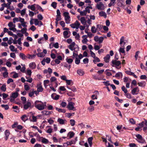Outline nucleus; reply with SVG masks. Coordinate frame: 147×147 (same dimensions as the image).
I'll list each match as a JSON object with an SVG mask.
<instances>
[{
  "label": "nucleus",
  "mask_w": 147,
  "mask_h": 147,
  "mask_svg": "<svg viewBox=\"0 0 147 147\" xmlns=\"http://www.w3.org/2000/svg\"><path fill=\"white\" fill-rule=\"evenodd\" d=\"M9 48L10 49V50L12 52H16L17 51L16 49H14L15 47L13 46L12 45H10L9 47Z\"/></svg>",
  "instance_id": "obj_36"
},
{
  "label": "nucleus",
  "mask_w": 147,
  "mask_h": 147,
  "mask_svg": "<svg viewBox=\"0 0 147 147\" xmlns=\"http://www.w3.org/2000/svg\"><path fill=\"white\" fill-rule=\"evenodd\" d=\"M68 136L70 138L73 137L74 135V133L73 131H70L68 133Z\"/></svg>",
  "instance_id": "obj_40"
},
{
  "label": "nucleus",
  "mask_w": 147,
  "mask_h": 147,
  "mask_svg": "<svg viewBox=\"0 0 147 147\" xmlns=\"http://www.w3.org/2000/svg\"><path fill=\"white\" fill-rule=\"evenodd\" d=\"M36 7L39 10H41V11L42 12L43 11V9L39 5H36Z\"/></svg>",
  "instance_id": "obj_63"
},
{
  "label": "nucleus",
  "mask_w": 147,
  "mask_h": 147,
  "mask_svg": "<svg viewBox=\"0 0 147 147\" xmlns=\"http://www.w3.org/2000/svg\"><path fill=\"white\" fill-rule=\"evenodd\" d=\"M31 106V103L29 101H28L24 105V109H27L30 107Z\"/></svg>",
  "instance_id": "obj_16"
},
{
  "label": "nucleus",
  "mask_w": 147,
  "mask_h": 147,
  "mask_svg": "<svg viewBox=\"0 0 147 147\" xmlns=\"http://www.w3.org/2000/svg\"><path fill=\"white\" fill-rule=\"evenodd\" d=\"M94 93V94L92 95L91 98L93 100L97 99V96L99 94L98 92L97 91H95Z\"/></svg>",
  "instance_id": "obj_13"
},
{
  "label": "nucleus",
  "mask_w": 147,
  "mask_h": 147,
  "mask_svg": "<svg viewBox=\"0 0 147 147\" xmlns=\"http://www.w3.org/2000/svg\"><path fill=\"white\" fill-rule=\"evenodd\" d=\"M90 54L91 56L92 57L94 58L96 57V55H95V53H94V52H93L92 51H90Z\"/></svg>",
  "instance_id": "obj_56"
},
{
  "label": "nucleus",
  "mask_w": 147,
  "mask_h": 147,
  "mask_svg": "<svg viewBox=\"0 0 147 147\" xmlns=\"http://www.w3.org/2000/svg\"><path fill=\"white\" fill-rule=\"evenodd\" d=\"M112 63L113 65L112 66L114 67L115 66H118L121 64L120 61H116V60H113L112 61Z\"/></svg>",
  "instance_id": "obj_11"
},
{
  "label": "nucleus",
  "mask_w": 147,
  "mask_h": 147,
  "mask_svg": "<svg viewBox=\"0 0 147 147\" xmlns=\"http://www.w3.org/2000/svg\"><path fill=\"white\" fill-rule=\"evenodd\" d=\"M97 30L95 27L93 26L91 28V31L92 33H95L97 31Z\"/></svg>",
  "instance_id": "obj_35"
},
{
  "label": "nucleus",
  "mask_w": 147,
  "mask_h": 147,
  "mask_svg": "<svg viewBox=\"0 0 147 147\" xmlns=\"http://www.w3.org/2000/svg\"><path fill=\"white\" fill-rule=\"evenodd\" d=\"M36 55L34 54L30 55L29 54H27V58L29 59H32L35 58Z\"/></svg>",
  "instance_id": "obj_26"
},
{
  "label": "nucleus",
  "mask_w": 147,
  "mask_h": 147,
  "mask_svg": "<svg viewBox=\"0 0 147 147\" xmlns=\"http://www.w3.org/2000/svg\"><path fill=\"white\" fill-rule=\"evenodd\" d=\"M125 72L126 74L130 76H132L133 73V72H132L128 70L126 71Z\"/></svg>",
  "instance_id": "obj_62"
},
{
  "label": "nucleus",
  "mask_w": 147,
  "mask_h": 147,
  "mask_svg": "<svg viewBox=\"0 0 147 147\" xmlns=\"http://www.w3.org/2000/svg\"><path fill=\"white\" fill-rule=\"evenodd\" d=\"M110 2L108 4V6L109 7L112 6H114L116 3V0H110Z\"/></svg>",
  "instance_id": "obj_25"
},
{
  "label": "nucleus",
  "mask_w": 147,
  "mask_h": 147,
  "mask_svg": "<svg viewBox=\"0 0 147 147\" xmlns=\"http://www.w3.org/2000/svg\"><path fill=\"white\" fill-rule=\"evenodd\" d=\"M38 140L39 141H41L42 143L45 144H47L49 142V140L47 139L42 137H39Z\"/></svg>",
  "instance_id": "obj_6"
},
{
  "label": "nucleus",
  "mask_w": 147,
  "mask_h": 147,
  "mask_svg": "<svg viewBox=\"0 0 147 147\" xmlns=\"http://www.w3.org/2000/svg\"><path fill=\"white\" fill-rule=\"evenodd\" d=\"M51 97L53 99L55 100H57L59 98V96L55 93H54L51 94Z\"/></svg>",
  "instance_id": "obj_14"
},
{
  "label": "nucleus",
  "mask_w": 147,
  "mask_h": 147,
  "mask_svg": "<svg viewBox=\"0 0 147 147\" xmlns=\"http://www.w3.org/2000/svg\"><path fill=\"white\" fill-rule=\"evenodd\" d=\"M24 88L26 90L28 91L30 89V87L28 85L25 83L24 85Z\"/></svg>",
  "instance_id": "obj_38"
},
{
  "label": "nucleus",
  "mask_w": 147,
  "mask_h": 147,
  "mask_svg": "<svg viewBox=\"0 0 147 147\" xmlns=\"http://www.w3.org/2000/svg\"><path fill=\"white\" fill-rule=\"evenodd\" d=\"M125 96H126V97L129 99H130L131 98V94L129 93H128L127 92V93H126L125 94Z\"/></svg>",
  "instance_id": "obj_57"
},
{
  "label": "nucleus",
  "mask_w": 147,
  "mask_h": 147,
  "mask_svg": "<svg viewBox=\"0 0 147 147\" xmlns=\"http://www.w3.org/2000/svg\"><path fill=\"white\" fill-rule=\"evenodd\" d=\"M99 15L101 17H103L105 18L107 17V14L105 12L103 11H101L99 12Z\"/></svg>",
  "instance_id": "obj_29"
},
{
  "label": "nucleus",
  "mask_w": 147,
  "mask_h": 147,
  "mask_svg": "<svg viewBox=\"0 0 147 147\" xmlns=\"http://www.w3.org/2000/svg\"><path fill=\"white\" fill-rule=\"evenodd\" d=\"M1 90L3 92H5L6 90V85L5 84H3L1 88Z\"/></svg>",
  "instance_id": "obj_33"
},
{
  "label": "nucleus",
  "mask_w": 147,
  "mask_h": 147,
  "mask_svg": "<svg viewBox=\"0 0 147 147\" xmlns=\"http://www.w3.org/2000/svg\"><path fill=\"white\" fill-rule=\"evenodd\" d=\"M70 124L71 126H73L75 125V121L74 120L71 119L69 121Z\"/></svg>",
  "instance_id": "obj_34"
},
{
  "label": "nucleus",
  "mask_w": 147,
  "mask_h": 147,
  "mask_svg": "<svg viewBox=\"0 0 147 147\" xmlns=\"http://www.w3.org/2000/svg\"><path fill=\"white\" fill-rule=\"evenodd\" d=\"M26 78L27 79L26 80L27 82L31 83L32 81V79L30 77V76H29L28 78L26 77Z\"/></svg>",
  "instance_id": "obj_46"
},
{
  "label": "nucleus",
  "mask_w": 147,
  "mask_h": 147,
  "mask_svg": "<svg viewBox=\"0 0 147 147\" xmlns=\"http://www.w3.org/2000/svg\"><path fill=\"white\" fill-rule=\"evenodd\" d=\"M50 80L51 82H55V83L56 82H57V79L55 77H51L50 79Z\"/></svg>",
  "instance_id": "obj_39"
},
{
  "label": "nucleus",
  "mask_w": 147,
  "mask_h": 147,
  "mask_svg": "<svg viewBox=\"0 0 147 147\" xmlns=\"http://www.w3.org/2000/svg\"><path fill=\"white\" fill-rule=\"evenodd\" d=\"M37 90L40 92H42L43 90V88L41 84H38L37 86Z\"/></svg>",
  "instance_id": "obj_17"
},
{
  "label": "nucleus",
  "mask_w": 147,
  "mask_h": 147,
  "mask_svg": "<svg viewBox=\"0 0 147 147\" xmlns=\"http://www.w3.org/2000/svg\"><path fill=\"white\" fill-rule=\"evenodd\" d=\"M139 90L138 87L134 88L131 90V93L133 95H137L138 94Z\"/></svg>",
  "instance_id": "obj_12"
},
{
  "label": "nucleus",
  "mask_w": 147,
  "mask_h": 147,
  "mask_svg": "<svg viewBox=\"0 0 147 147\" xmlns=\"http://www.w3.org/2000/svg\"><path fill=\"white\" fill-rule=\"evenodd\" d=\"M21 118V119L24 122H25L28 119V117L26 115H23Z\"/></svg>",
  "instance_id": "obj_30"
},
{
  "label": "nucleus",
  "mask_w": 147,
  "mask_h": 147,
  "mask_svg": "<svg viewBox=\"0 0 147 147\" xmlns=\"http://www.w3.org/2000/svg\"><path fill=\"white\" fill-rule=\"evenodd\" d=\"M20 57L23 60H26L27 58V55H26L22 53H20L19 54Z\"/></svg>",
  "instance_id": "obj_18"
},
{
  "label": "nucleus",
  "mask_w": 147,
  "mask_h": 147,
  "mask_svg": "<svg viewBox=\"0 0 147 147\" xmlns=\"http://www.w3.org/2000/svg\"><path fill=\"white\" fill-rule=\"evenodd\" d=\"M66 60L67 62L69 64H71L72 63L73 61V60L71 59H68L67 58Z\"/></svg>",
  "instance_id": "obj_48"
},
{
  "label": "nucleus",
  "mask_w": 147,
  "mask_h": 147,
  "mask_svg": "<svg viewBox=\"0 0 147 147\" xmlns=\"http://www.w3.org/2000/svg\"><path fill=\"white\" fill-rule=\"evenodd\" d=\"M93 139V137H89L88 138V141L90 147H91L92 145V140Z\"/></svg>",
  "instance_id": "obj_28"
},
{
  "label": "nucleus",
  "mask_w": 147,
  "mask_h": 147,
  "mask_svg": "<svg viewBox=\"0 0 147 147\" xmlns=\"http://www.w3.org/2000/svg\"><path fill=\"white\" fill-rule=\"evenodd\" d=\"M94 40L96 42H98L99 43H101L103 42L104 38L102 37H99L98 36H95L94 38Z\"/></svg>",
  "instance_id": "obj_8"
},
{
  "label": "nucleus",
  "mask_w": 147,
  "mask_h": 147,
  "mask_svg": "<svg viewBox=\"0 0 147 147\" xmlns=\"http://www.w3.org/2000/svg\"><path fill=\"white\" fill-rule=\"evenodd\" d=\"M49 82V80H45L44 81V85L45 87H46L47 86V84H48Z\"/></svg>",
  "instance_id": "obj_50"
},
{
  "label": "nucleus",
  "mask_w": 147,
  "mask_h": 147,
  "mask_svg": "<svg viewBox=\"0 0 147 147\" xmlns=\"http://www.w3.org/2000/svg\"><path fill=\"white\" fill-rule=\"evenodd\" d=\"M121 89L126 94L127 92V90L125 88L124 86H123L122 87Z\"/></svg>",
  "instance_id": "obj_44"
},
{
  "label": "nucleus",
  "mask_w": 147,
  "mask_h": 147,
  "mask_svg": "<svg viewBox=\"0 0 147 147\" xmlns=\"http://www.w3.org/2000/svg\"><path fill=\"white\" fill-rule=\"evenodd\" d=\"M77 73L80 76L83 75L84 74L83 71L81 69H78L77 71Z\"/></svg>",
  "instance_id": "obj_23"
},
{
  "label": "nucleus",
  "mask_w": 147,
  "mask_h": 147,
  "mask_svg": "<svg viewBox=\"0 0 147 147\" xmlns=\"http://www.w3.org/2000/svg\"><path fill=\"white\" fill-rule=\"evenodd\" d=\"M75 63L77 64H79L80 63V60L77 57H76L75 59Z\"/></svg>",
  "instance_id": "obj_60"
},
{
  "label": "nucleus",
  "mask_w": 147,
  "mask_h": 147,
  "mask_svg": "<svg viewBox=\"0 0 147 147\" xmlns=\"http://www.w3.org/2000/svg\"><path fill=\"white\" fill-rule=\"evenodd\" d=\"M80 12V15L81 16H85L86 15L87 13L86 11L85 10H84L83 11H81Z\"/></svg>",
  "instance_id": "obj_45"
},
{
  "label": "nucleus",
  "mask_w": 147,
  "mask_h": 147,
  "mask_svg": "<svg viewBox=\"0 0 147 147\" xmlns=\"http://www.w3.org/2000/svg\"><path fill=\"white\" fill-rule=\"evenodd\" d=\"M37 55L39 57H43L45 56V55L43 53L41 52L37 53Z\"/></svg>",
  "instance_id": "obj_51"
},
{
  "label": "nucleus",
  "mask_w": 147,
  "mask_h": 147,
  "mask_svg": "<svg viewBox=\"0 0 147 147\" xmlns=\"http://www.w3.org/2000/svg\"><path fill=\"white\" fill-rule=\"evenodd\" d=\"M81 23L83 25H85L86 24V21L84 17H81L80 19Z\"/></svg>",
  "instance_id": "obj_24"
},
{
  "label": "nucleus",
  "mask_w": 147,
  "mask_h": 147,
  "mask_svg": "<svg viewBox=\"0 0 147 147\" xmlns=\"http://www.w3.org/2000/svg\"><path fill=\"white\" fill-rule=\"evenodd\" d=\"M29 67L32 69H34L36 68V65L35 63L32 62L29 64Z\"/></svg>",
  "instance_id": "obj_15"
},
{
  "label": "nucleus",
  "mask_w": 147,
  "mask_h": 147,
  "mask_svg": "<svg viewBox=\"0 0 147 147\" xmlns=\"http://www.w3.org/2000/svg\"><path fill=\"white\" fill-rule=\"evenodd\" d=\"M35 107L39 110L41 111L44 109L46 107V103H43L41 101L36 100L34 103Z\"/></svg>",
  "instance_id": "obj_1"
},
{
  "label": "nucleus",
  "mask_w": 147,
  "mask_h": 147,
  "mask_svg": "<svg viewBox=\"0 0 147 147\" xmlns=\"http://www.w3.org/2000/svg\"><path fill=\"white\" fill-rule=\"evenodd\" d=\"M8 26L9 27H15V25L13 22H10L8 23Z\"/></svg>",
  "instance_id": "obj_54"
},
{
  "label": "nucleus",
  "mask_w": 147,
  "mask_h": 147,
  "mask_svg": "<svg viewBox=\"0 0 147 147\" xmlns=\"http://www.w3.org/2000/svg\"><path fill=\"white\" fill-rule=\"evenodd\" d=\"M57 121L59 124L61 125L64 124L65 123V122H66V121L65 119L64 120L60 118L58 119Z\"/></svg>",
  "instance_id": "obj_19"
},
{
  "label": "nucleus",
  "mask_w": 147,
  "mask_h": 147,
  "mask_svg": "<svg viewBox=\"0 0 147 147\" xmlns=\"http://www.w3.org/2000/svg\"><path fill=\"white\" fill-rule=\"evenodd\" d=\"M51 6H52L55 9L57 6V3L55 2H53L51 5Z\"/></svg>",
  "instance_id": "obj_52"
},
{
  "label": "nucleus",
  "mask_w": 147,
  "mask_h": 147,
  "mask_svg": "<svg viewBox=\"0 0 147 147\" xmlns=\"http://www.w3.org/2000/svg\"><path fill=\"white\" fill-rule=\"evenodd\" d=\"M110 57V55L109 54L107 55L104 58V61L106 63L109 62Z\"/></svg>",
  "instance_id": "obj_22"
},
{
  "label": "nucleus",
  "mask_w": 147,
  "mask_h": 147,
  "mask_svg": "<svg viewBox=\"0 0 147 147\" xmlns=\"http://www.w3.org/2000/svg\"><path fill=\"white\" fill-rule=\"evenodd\" d=\"M68 34V32L67 31H64L63 32L64 37L65 38H68L69 37V36H67Z\"/></svg>",
  "instance_id": "obj_43"
},
{
  "label": "nucleus",
  "mask_w": 147,
  "mask_h": 147,
  "mask_svg": "<svg viewBox=\"0 0 147 147\" xmlns=\"http://www.w3.org/2000/svg\"><path fill=\"white\" fill-rule=\"evenodd\" d=\"M93 60V61L95 63V62H99L100 61V59L97 57H96Z\"/></svg>",
  "instance_id": "obj_53"
},
{
  "label": "nucleus",
  "mask_w": 147,
  "mask_h": 147,
  "mask_svg": "<svg viewBox=\"0 0 147 147\" xmlns=\"http://www.w3.org/2000/svg\"><path fill=\"white\" fill-rule=\"evenodd\" d=\"M88 109L90 112H92L94 110V107L92 106H91L88 107Z\"/></svg>",
  "instance_id": "obj_47"
},
{
  "label": "nucleus",
  "mask_w": 147,
  "mask_h": 147,
  "mask_svg": "<svg viewBox=\"0 0 147 147\" xmlns=\"http://www.w3.org/2000/svg\"><path fill=\"white\" fill-rule=\"evenodd\" d=\"M127 41L125 40V38L122 36L120 39V44L122 47H124V45L126 44Z\"/></svg>",
  "instance_id": "obj_7"
},
{
  "label": "nucleus",
  "mask_w": 147,
  "mask_h": 147,
  "mask_svg": "<svg viewBox=\"0 0 147 147\" xmlns=\"http://www.w3.org/2000/svg\"><path fill=\"white\" fill-rule=\"evenodd\" d=\"M51 61V59L50 58L46 57V59L45 58V61L47 63H50Z\"/></svg>",
  "instance_id": "obj_58"
},
{
  "label": "nucleus",
  "mask_w": 147,
  "mask_h": 147,
  "mask_svg": "<svg viewBox=\"0 0 147 147\" xmlns=\"http://www.w3.org/2000/svg\"><path fill=\"white\" fill-rule=\"evenodd\" d=\"M29 16L31 17H32L34 15V13L32 11H29Z\"/></svg>",
  "instance_id": "obj_59"
},
{
  "label": "nucleus",
  "mask_w": 147,
  "mask_h": 147,
  "mask_svg": "<svg viewBox=\"0 0 147 147\" xmlns=\"http://www.w3.org/2000/svg\"><path fill=\"white\" fill-rule=\"evenodd\" d=\"M63 15L65 17V20L66 24H68L70 23V17L69 16V13L68 12H65L63 13Z\"/></svg>",
  "instance_id": "obj_3"
},
{
  "label": "nucleus",
  "mask_w": 147,
  "mask_h": 147,
  "mask_svg": "<svg viewBox=\"0 0 147 147\" xmlns=\"http://www.w3.org/2000/svg\"><path fill=\"white\" fill-rule=\"evenodd\" d=\"M80 25V22L78 20H76L74 23L71 24L70 26L72 28L78 29Z\"/></svg>",
  "instance_id": "obj_5"
},
{
  "label": "nucleus",
  "mask_w": 147,
  "mask_h": 147,
  "mask_svg": "<svg viewBox=\"0 0 147 147\" xmlns=\"http://www.w3.org/2000/svg\"><path fill=\"white\" fill-rule=\"evenodd\" d=\"M100 47L98 45H94V49L96 50H98L100 49Z\"/></svg>",
  "instance_id": "obj_61"
},
{
  "label": "nucleus",
  "mask_w": 147,
  "mask_h": 147,
  "mask_svg": "<svg viewBox=\"0 0 147 147\" xmlns=\"http://www.w3.org/2000/svg\"><path fill=\"white\" fill-rule=\"evenodd\" d=\"M146 84V82L144 81H142L141 82H138V84L139 86L142 87H143L145 86Z\"/></svg>",
  "instance_id": "obj_32"
},
{
  "label": "nucleus",
  "mask_w": 147,
  "mask_h": 147,
  "mask_svg": "<svg viewBox=\"0 0 147 147\" xmlns=\"http://www.w3.org/2000/svg\"><path fill=\"white\" fill-rule=\"evenodd\" d=\"M55 109L59 112L64 113L66 112V110L65 109H59L57 107H56Z\"/></svg>",
  "instance_id": "obj_31"
},
{
  "label": "nucleus",
  "mask_w": 147,
  "mask_h": 147,
  "mask_svg": "<svg viewBox=\"0 0 147 147\" xmlns=\"http://www.w3.org/2000/svg\"><path fill=\"white\" fill-rule=\"evenodd\" d=\"M1 106L3 108H4L5 110H7L9 108V106L7 105L3 104L1 105Z\"/></svg>",
  "instance_id": "obj_42"
},
{
  "label": "nucleus",
  "mask_w": 147,
  "mask_h": 147,
  "mask_svg": "<svg viewBox=\"0 0 147 147\" xmlns=\"http://www.w3.org/2000/svg\"><path fill=\"white\" fill-rule=\"evenodd\" d=\"M96 7L98 9L100 10H103L104 9V5L102 2H99L98 3Z\"/></svg>",
  "instance_id": "obj_9"
},
{
  "label": "nucleus",
  "mask_w": 147,
  "mask_h": 147,
  "mask_svg": "<svg viewBox=\"0 0 147 147\" xmlns=\"http://www.w3.org/2000/svg\"><path fill=\"white\" fill-rule=\"evenodd\" d=\"M18 96V93L17 92H16L12 93L11 95L10 96V98H16Z\"/></svg>",
  "instance_id": "obj_27"
},
{
  "label": "nucleus",
  "mask_w": 147,
  "mask_h": 147,
  "mask_svg": "<svg viewBox=\"0 0 147 147\" xmlns=\"http://www.w3.org/2000/svg\"><path fill=\"white\" fill-rule=\"evenodd\" d=\"M5 139L6 140L8 139L9 136L10 134V132L9 130H6L5 132Z\"/></svg>",
  "instance_id": "obj_20"
},
{
  "label": "nucleus",
  "mask_w": 147,
  "mask_h": 147,
  "mask_svg": "<svg viewBox=\"0 0 147 147\" xmlns=\"http://www.w3.org/2000/svg\"><path fill=\"white\" fill-rule=\"evenodd\" d=\"M75 103L72 102H70L68 103V105L67 106V108L69 110H72L75 111L76 110L75 108L74 107Z\"/></svg>",
  "instance_id": "obj_4"
},
{
  "label": "nucleus",
  "mask_w": 147,
  "mask_h": 147,
  "mask_svg": "<svg viewBox=\"0 0 147 147\" xmlns=\"http://www.w3.org/2000/svg\"><path fill=\"white\" fill-rule=\"evenodd\" d=\"M119 51L120 53H125V51L124 50V47H120L119 49Z\"/></svg>",
  "instance_id": "obj_37"
},
{
  "label": "nucleus",
  "mask_w": 147,
  "mask_h": 147,
  "mask_svg": "<svg viewBox=\"0 0 147 147\" xmlns=\"http://www.w3.org/2000/svg\"><path fill=\"white\" fill-rule=\"evenodd\" d=\"M35 5L36 6V5L34 4L32 5H29L28 6V8L31 9V10L33 11H35Z\"/></svg>",
  "instance_id": "obj_21"
},
{
  "label": "nucleus",
  "mask_w": 147,
  "mask_h": 147,
  "mask_svg": "<svg viewBox=\"0 0 147 147\" xmlns=\"http://www.w3.org/2000/svg\"><path fill=\"white\" fill-rule=\"evenodd\" d=\"M68 47L72 51L75 50L77 48L79 49L78 45L76 44L74 42H72L71 44L68 46Z\"/></svg>",
  "instance_id": "obj_2"
},
{
  "label": "nucleus",
  "mask_w": 147,
  "mask_h": 147,
  "mask_svg": "<svg viewBox=\"0 0 147 147\" xmlns=\"http://www.w3.org/2000/svg\"><path fill=\"white\" fill-rule=\"evenodd\" d=\"M136 137H137L138 140L137 141L140 143H143L144 142V140L140 135L137 134L136 135Z\"/></svg>",
  "instance_id": "obj_10"
},
{
  "label": "nucleus",
  "mask_w": 147,
  "mask_h": 147,
  "mask_svg": "<svg viewBox=\"0 0 147 147\" xmlns=\"http://www.w3.org/2000/svg\"><path fill=\"white\" fill-rule=\"evenodd\" d=\"M52 129L51 128H49L47 130H46L47 133L50 134L52 132Z\"/></svg>",
  "instance_id": "obj_55"
},
{
  "label": "nucleus",
  "mask_w": 147,
  "mask_h": 147,
  "mask_svg": "<svg viewBox=\"0 0 147 147\" xmlns=\"http://www.w3.org/2000/svg\"><path fill=\"white\" fill-rule=\"evenodd\" d=\"M129 146L130 147H137L135 144L133 143L129 144Z\"/></svg>",
  "instance_id": "obj_64"
},
{
  "label": "nucleus",
  "mask_w": 147,
  "mask_h": 147,
  "mask_svg": "<svg viewBox=\"0 0 147 147\" xmlns=\"http://www.w3.org/2000/svg\"><path fill=\"white\" fill-rule=\"evenodd\" d=\"M26 9H24L22 10V11H20V13L21 16H23L26 13Z\"/></svg>",
  "instance_id": "obj_49"
},
{
  "label": "nucleus",
  "mask_w": 147,
  "mask_h": 147,
  "mask_svg": "<svg viewBox=\"0 0 147 147\" xmlns=\"http://www.w3.org/2000/svg\"><path fill=\"white\" fill-rule=\"evenodd\" d=\"M32 71L30 69H27L26 70V74L30 76L32 74Z\"/></svg>",
  "instance_id": "obj_41"
}]
</instances>
